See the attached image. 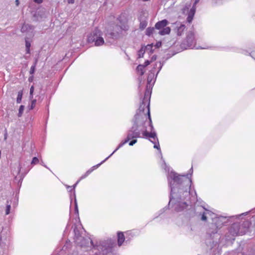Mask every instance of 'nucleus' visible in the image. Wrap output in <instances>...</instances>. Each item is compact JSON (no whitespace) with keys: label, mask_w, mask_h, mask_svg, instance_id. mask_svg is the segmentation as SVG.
I'll return each mask as SVG.
<instances>
[{"label":"nucleus","mask_w":255,"mask_h":255,"mask_svg":"<svg viewBox=\"0 0 255 255\" xmlns=\"http://www.w3.org/2000/svg\"><path fill=\"white\" fill-rule=\"evenodd\" d=\"M168 181L171 188L169 204H174V209L177 212L181 211L188 206L185 200L189 197L191 179L188 177V174L180 175L171 172Z\"/></svg>","instance_id":"1"},{"label":"nucleus","mask_w":255,"mask_h":255,"mask_svg":"<svg viewBox=\"0 0 255 255\" xmlns=\"http://www.w3.org/2000/svg\"><path fill=\"white\" fill-rule=\"evenodd\" d=\"M76 242L81 247L87 246L90 243L93 246L94 255H108L112 253L114 247L116 246V242L111 239L97 242L94 244L90 238L85 239L79 236L76 237Z\"/></svg>","instance_id":"2"},{"label":"nucleus","mask_w":255,"mask_h":255,"mask_svg":"<svg viewBox=\"0 0 255 255\" xmlns=\"http://www.w3.org/2000/svg\"><path fill=\"white\" fill-rule=\"evenodd\" d=\"M149 89L150 87L148 89V86H147V89L145 92L144 96L142 99V103L140 104L138 111L134 116V118L136 121H139L140 119L142 120H146V116L147 115L149 120L151 122L149 111V102L151 92Z\"/></svg>","instance_id":"3"},{"label":"nucleus","mask_w":255,"mask_h":255,"mask_svg":"<svg viewBox=\"0 0 255 255\" xmlns=\"http://www.w3.org/2000/svg\"><path fill=\"white\" fill-rule=\"evenodd\" d=\"M138 121H136L134 122L132 127L128 131L127 138L124 141L121 142L118 147L113 151V152L110 155H113L117 150L120 148L122 147L125 143L131 139L141 137L140 136V132L138 129Z\"/></svg>","instance_id":"4"},{"label":"nucleus","mask_w":255,"mask_h":255,"mask_svg":"<svg viewBox=\"0 0 255 255\" xmlns=\"http://www.w3.org/2000/svg\"><path fill=\"white\" fill-rule=\"evenodd\" d=\"M89 42H95V45L97 46H101L104 44V40L102 36V32L98 28H95L93 32L88 37Z\"/></svg>","instance_id":"5"},{"label":"nucleus","mask_w":255,"mask_h":255,"mask_svg":"<svg viewBox=\"0 0 255 255\" xmlns=\"http://www.w3.org/2000/svg\"><path fill=\"white\" fill-rule=\"evenodd\" d=\"M195 44V34L193 31H189L186 34L185 40L181 44V46L185 49L192 48Z\"/></svg>","instance_id":"6"},{"label":"nucleus","mask_w":255,"mask_h":255,"mask_svg":"<svg viewBox=\"0 0 255 255\" xmlns=\"http://www.w3.org/2000/svg\"><path fill=\"white\" fill-rule=\"evenodd\" d=\"M168 21L166 19H163L157 22L155 25V28L160 30L158 33L161 35H164L170 33L171 29L169 27H166Z\"/></svg>","instance_id":"7"},{"label":"nucleus","mask_w":255,"mask_h":255,"mask_svg":"<svg viewBox=\"0 0 255 255\" xmlns=\"http://www.w3.org/2000/svg\"><path fill=\"white\" fill-rule=\"evenodd\" d=\"M115 32H107L106 33V39L108 42L111 43L112 42V40H114L117 38L119 32L121 31L123 28L122 27L116 25L115 27Z\"/></svg>","instance_id":"8"},{"label":"nucleus","mask_w":255,"mask_h":255,"mask_svg":"<svg viewBox=\"0 0 255 255\" xmlns=\"http://www.w3.org/2000/svg\"><path fill=\"white\" fill-rule=\"evenodd\" d=\"M240 224L239 223H235L233 224L230 229V233L233 236H241L243 235L246 234V229L243 230H240Z\"/></svg>","instance_id":"9"},{"label":"nucleus","mask_w":255,"mask_h":255,"mask_svg":"<svg viewBox=\"0 0 255 255\" xmlns=\"http://www.w3.org/2000/svg\"><path fill=\"white\" fill-rule=\"evenodd\" d=\"M174 24L175 26L173 29V31L177 36H182L186 29L185 25L180 23H175Z\"/></svg>","instance_id":"10"},{"label":"nucleus","mask_w":255,"mask_h":255,"mask_svg":"<svg viewBox=\"0 0 255 255\" xmlns=\"http://www.w3.org/2000/svg\"><path fill=\"white\" fill-rule=\"evenodd\" d=\"M33 29L32 25L29 24L24 23L21 28V31L22 33L27 32Z\"/></svg>","instance_id":"11"},{"label":"nucleus","mask_w":255,"mask_h":255,"mask_svg":"<svg viewBox=\"0 0 255 255\" xmlns=\"http://www.w3.org/2000/svg\"><path fill=\"white\" fill-rule=\"evenodd\" d=\"M111 156L110 155L109 157H108L105 160L103 161L101 163L97 164V165L96 166H94L93 167H92V168H91L90 169L88 170L86 173L85 174L82 176V178H85L86 177H87L89 174H90L94 170L95 168H97L102 163H103L106 159H107L109 157H110Z\"/></svg>","instance_id":"12"},{"label":"nucleus","mask_w":255,"mask_h":255,"mask_svg":"<svg viewBox=\"0 0 255 255\" xmlns=\"http://www.w3.org/2000/svg\"><path fill=\"white\" fill-rule=\"evenodd\" d=\"M111 156L110 155L109 157H108L105 160L103 161L101 163L97 164V165L96 166H94L93 167H92V168H91L90 169L88 170L86 173L85 174L82 176V178H85L86 177H87L89 174H90L94 170L95 168H97L102 163H103L106 159H107L109 157H110Z\"/></svg>","instance_id":"13"},{"label":"nucleus","mask_w":255,"mask_h":255,"mask_svg":"<svg viewBox=\"0 0 255 255\" xmlns=\"http://www.w3.org/2000/svg\"><path fill=\"white\" fill-rule=\"evenodd\" d=\"M155 69H152L150 71L147 78V84L150 85L151 82L153 79L154 77Z\"/></svg>","instance_id":"14"},{"label":"nucleus","mask_w":255,"mask_h":255,"mask_svg":"<svg viewBox=\"0 0 255 255\" xmlns=\"http://www.w3.org/2000/svg\"><path fill=\"white\" fill-rule=\"evenodd\" d=\"M125 241V236L122 232H119L118 234V245L120 247Z\"/></svg>","instance_id":"15"},{"label":"nucleus","mask_w":255,"mask_h":255,"mask_svg":"<svg viewBox=\"0 0 255 255\" xmlns=\"http://www.w3.org/2000/svg\"><path fill=\"white\" fill-rule=\"evenodd\" d=\"M249 222L248 221H245L241 224H240V230H243L244 229H246V233L247 232L248 230V228L249 227Z\"/></svg>","instance_id":"16"},{"label":"nucleus","mask_w":255,"mask_h":255,"mask_svg":"<svg viewBox=\"0 0 255 255\" xmlns=\"http://www.w3.org/2000/svg\"><path fill=\"white\" fill-rule=\"evenodd\" d=\"M144 68L143 65H139L136 68L137 71L142 76L144 73Z\"/></svg>","instance_id":"17"},{"label":"nucleus","mask_w":255,"mask_h":255,"mask_svg":"<svg viewBox=\"0 0 255 255\" xmlns=\"http://www.w3.org/2000/svg\"><path fill=\"white\" fill-rule=\"evenodd\" d=\"M147 25V21L146 20H140L139 24V28L141 30L144 29Z\"/></svg>","instance_id":"18"},{"label":"nucleus","mask_w":255,"mask_h":255,"mask_svg":"<svg viewBox=\"0 0 255 255\" xmlns=\"http://www.w3.org/2000/svg\"><path fill=\"white\" fill-rule=\"evenodd\" d=\"M31 46V44L30 41L28 40L27 38H25V47L27 53H30V47Z\"/></svg>","instance_id":"19"},{"label":"nucleus","mask_w":255,"mask_h":255,"mask_svg":"<svg viewBox=\"0 0 255 255\" xmlns=\"http://www.w3.org/2000/svg\"><path fill=\"white\" fill-rule=\"evenodd\" d=\"M11 209V205L10 203H9L8 201H6V208H5V215H8L10 213V211Z\"/></svg>","instance_id":"20"},{"label":"nucleus","mask_w":255,"mask_h":255,"mask_svg":"<svg viewBox=\"0 0 255 255\" xmlns=\"http://www.w3.org/2000/svg\"><path fill=\"white\" fill-rule=\"evenodd\" d=\"M22 94H23V93H22V91H18V94H17V99H16V102L17 103H20L21 102Z\"/></svg>","instance_id":"21"},{"label":"nucleus","mask_w":255,"mask_h":255,"mask_svg":"<svg viewBox=\"0 0 255 255\" xmlns=\"http://www.w3.org/2000/svg\"><path fill=\"white\" fill-rule=\"evenodd\" d=\"M145 52V49H144V46H142L140 48V49L138 51V58L143 57Z\"/></svg>","instance_id":"22"},{"label":"nucleus","mask_w":255,"mask_h":255,"mask_svg":"<svg viewBox=\"0 0 255 255\" xmlns=\"http://www.w3.org/2000/svg\"><path fill=\"white\" fill-rule=\"evenodd\" d=\"M154 31V28L153 27H148L146 29V35L150 36Z\"/></svg>","instance_id":"23"},{"label":"nucleus","mask_w":255,"mask_h":255,"mask_svg":"<svg viewBox=\"0 0 255 255\" xmlns=\"http://www.w3.org/2000/svg\"><path fill=\"white\" fill-rule=\"evenodd\" d=\"M210 213V212L208 210H207V212H203L201 215H202V217H201V220L202 221H207V214H209Z\"/></svg>","instance_id":"24"},{"label":"nucleus","mask_w":255,"mask_h":255,"mask_svg":"<svg viewBox=\"0 0 255 255\" xmlns=\"http://www.w3.org/2000/svg\"><path fill=\"white\" fill-rule=\"evenodd\" d=\"M24 106L23 105H21L20 106V107L19 108V110H18V117H20L22 116L23 111H24Z\"/></svg>","instance_id":"25"},{"label":"nucleus","mask_w":255,"mask_h":255,"mask_svg":"<svg viewBox=\"0 0 255 255\" xmlns=\"http://www.w3.org/2000/svg\"><path fill=\"white\" fill-rule=\"evenodd\" d=\"M38 162H39V159L36 157H34L33 158V159L31 161V164L32 165H35V164H37Z\"/></svg>","instance_id":"26"},{"label":"nucleus","mask_w":255,"mask_h":255,"mask_svg":"<svg viewBox=\"0 0 255 255\" xmlns=\"http://www.w3.org/2000/svg\"><path fill=\"white\" fill-rule=\"evenodd\" d=\"M194 15L193 14H191L190 13H188V17L187 18V21L189 22V23H190L193 18V17H194Z\"/></svg>","instance_id":"27"},{"label":"nucleus","mask_w":255,"mask_h":255,"mask_svg":"<svg viewBox=\"0 0 255 255\" xmlns=\"http://www.w3.org/2000/svg\"><path fill=\"white\" fill-rule=\"evenodd\" d=\"M152 44H148L146 46L144 47V49H145V50H150V51L151 52H152Z\"/></svg>","instance_id":"28"},{"label":"nucleus","mask_w":255,"mask_h":255,"mask_svg":"<svg viewBox=\"0 0 255 255\" xmlns=\"http://www.w3.org/2000/svg\"><path fill=\"white\" fill-rule=\"evenodd\" d=\"M148 137L152 138L153 139L156 138L157 139L156 134L155 132H149Z\"/></svg>","instance_id":"29"},{"label":"nucleus","mask_w":255,"mask_h":255,"mask_svg":"<svg viewBox=\"0 0 255 255\" xmlns=\"http://www.w3.org/2000/svg\"><path fill=\"white\" fill-rule=\"evenodd\" d=\"M195 11H196V6L193 5L192 7L190 9L189 13L191 14L194 15L195 13Z\"/></svg>","instance_id":"30"},{"label":"nucleus","mask_w":255,"mask_h":255,"mask_svg":"<svg viewBox=\"0 0 255 255\" xmlns=\"http://www.w3.org/2000/svg\"><path fill=\"white\" fill-rule=\"evenodd\" d=\"M36 99H34V100H32L30 108V110L33 109L35 107V105H36Z\"/></svg>","instance_id":"31"},{"label":"nucleus","mask_w":255,"mask_h":255,"mask_svg":"<svg viewBox=\"0 0 255 255\" xmlns=\"http://www.w3.org/2000/svg\"><path fill=\"white\" fill-rule=\"evenodd\" d=\"M33 92H34V87H33V86H32L30 87V96H29V98L31 99L33 98Z\"/></svg>","instance_id":"32"},{"label":"nucleus","mask_w":255,"mask_h":255,"mask_svg":"<svg viewBox=\"0 0 255 255\" xmlns=\"http://www.w3.org/2000/svg\"><path fill=\"white\" fill-rule=\"evenodd\" d=\"M137 142V139H132L131 141H130L129 143V145L130 146H132L133 144H134L135 143Z\"/></svg>","instance_id":"33"},{"label":"nucleus","mask_w":255,"mask_h":255,"mask_svg":"<svg viewBox=\"0 0 255 255\" xmlns=\"http://www.w3.org/2000/svg\"><path fill=\"white\" fill-rule=\"evenodd\" d=\"M35 72V66H32L30 68L29 73L30 74H33Z\"/></svg>","instance_id":"34"},{"label":"nucleus","mask_w":255,"mask_h":255,"mask_svg":"<svg viewBox=\"0 0 255 255\" xmlns=\"http://www.w3.org/2000/svg\"><path fill=\"white\" fill-rule=\"evenodd\" d=\"M149 132H147L146 130L142 132V135L144 137H148L149 136Z\"/></svg>","instance_id":"35"},{"label":"nucleus","mask_w":255,"mask_h":255,"mask_svg":"<svg viewBox=\"0 0 255 255\" xmlns=\"http://www.w3.org/2000/svg\"><path fill=\"white\" fill-rule=\"evenodd\" d=\"M149 64H150L149 61H148V60L145 61L144 63V65H143L144 66V68H145L146 66H148Z\"/></svg>","instance_id":"36"},{"label":"nucleus","mask_w":255,"mask_h":255,"mask_svg":"<svg viewBox=\"0 0 255 255\" xmlns=\"http://www.w3.org/2000/svg\"><path fill=\"white\" fill-rule=\"evenodd\" d=\"M34 1L39 4L42 2L43 0H34Z\"/></svg>","instance_id":"37"},{"label":"nucleus","mask_w":255,"mask_h":255,"mask_svg":"<svg viewBox=\"0 0 255 255\" xmlns=\"http://www.w3.org/2000/svg\"><path fill=\"white\" fill-rule=\"evenodd\" d=\"M68 3L73 4L74 3L75 0H67Z\"/></svg>","instance_id":"38"},{"label":"nucleus","mask_w":255,"mask_h":255,"mask_svg":"<svg viewBox=\"0 0 255 255\" xmlns=\"http://www.w3.org/2000/svg\"><path fill=\"white\" fill-rule=\"evenodd\" d=\"M154 148H157V149H160V147H159V143L158 144V145L155 144V145H154Z\"/></svg>","instance_id":"39"},{"label":"nucleus","mask_w":255,"mask_h":255,"mask_svg":"<svg viewBox=\"0 0 255 255\" xmlns=\"http://www.w3.org/2000/svg\"><path fill=\"white\" fill-rule=\"evenodd\" d=\"M200 0H195L193 5L196 6V5L199 2Z\"/></svg>","instance_id":"40"},{"label":"nucleus","mask_w":255,"mask_h":255,"mask_svg":"<svg viewBox=\"0 0 255 255\" xmlns=\"http://www.w3.org/2000/svg\"><path fill=\"white\" fill-rule=\"evenodd\" d=\"M15 4L16 6H18L19 4V0H15Z\"/></svg>","instance_id":"41"},{"label":"nucleus","mask_w":255,"mask_h":255,"mask_svg":"<svg viewBox=\"0 0 255 255\" xmlns=\"http://www.w3.org/2000/svg\"><path fill=\"white\" fill-rule=\"evenodd\" d=\"M149 122H150V127H151V130H152V129L153 128V126H152V124H151V121L150 122V121H149Z\"/></svg>","instance_id":"42"},{"label":"nucleus","mask_w":255,"mask_h":255,"mask_svg":"<svg viewBox=\"0 0 255 255\" xmlns=\"http://www.w3.org/2000/svg\"><path fill=\"white\" fill-rule=\"evenodd\" d=\"M21 167L20 166V165H19V167H18V173H19V172H20V170H21Z\"/></svg>","instance_id":"43"},{"label":"nucleus","mask_w":255,"mask_h":255,"mask_svg":"<svg viewBox=\"0 0 255 255\" xmlns=\"http://www.w3.org/2000/svg\"><path fill=\"white\" fill-rule=\"evenodd\" d=\"M32 78H33V77H29V81H32Z\"/></svg>","instance_id":"44"},{"label":"nucleus","mask_w":255,"mask_h":255,"mask_svg":"<svg viewBox=\"0 0 255 255\" xmlns=\"http://www.w3.org/2000/svg\"><path fill=\"white\" fill-rule=\"evenodd\" d=\"M161 43H159V44H158V43H157V47H158V46H159V45H161Z\"/></svg>","instance_id":"45"},{"label":"nucleus","mask_w":255,"mask_h":255,"mask_svg":"<svg viewBox=\"0 0 255 255\" xmlns=\"http://www.w3.org/2000/svg\"><path fill=\"white\" fill-rule=\"evenodd\" d=\"M77 184V182L73 186V188H74L75 187V186H76Z\"/></svg>","instance_id":"46"},{"label":"nucleus","mask_w":255,"mask_h":255,"mask_svg":"<svg viewBox=\"0 0 255 255\" xmlns=\"http://www.w3.org/2000/svg\"><path fill=\"white\" fill-rule=\"evenodd\" d=\"M4 139H6V134L4 136Z\"/></svg>","instance_id":"47"},{"label":"nucleus","mask_w":255,"mask_h":255,"mask_svg":"<svg viewBox=\"0 0 255 255\" xmlns=\"http://www.w3.org/2000/svg\"><path fill=\"white\" fill-rule=\"evenodd\" d=\"M254 255H255V252L254 253Z\"/></svg>","instance_id":"48"}]
</instances>
